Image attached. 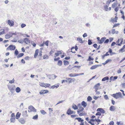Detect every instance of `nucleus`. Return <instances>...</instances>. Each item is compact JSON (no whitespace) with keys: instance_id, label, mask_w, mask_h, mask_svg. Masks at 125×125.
Segmentation results:
<instances>
[{"instance_id":"nucleus-1","label":"nucleus","mask_w":125,"mask_h":125,"mask_svg":"<svg viewBox=\"0 0 125 125\" xmlns=\"http://www.w3.org/2000/svg\"><path fill=\"white\" fill-rule=\"evenodd\" d=\"M112 96L115 99H117L120 97H121L122 95L121 93L119 92L113 94Z\"/></svg>"},{"instance_id":"nucleus-2","label":"nucleus","mask_w":125,"mask_h":125,"mask_svg":"<svg viewBox=\"0 0 125 125\" xmlns=\"http://www.w3.org/2000/svg\"><path fill=\"white\" fill-rule=\"evenodd\" d=\"M28 108L30 110V111H29V110H28V112H36V109L32 105H30L29 106Z\"/></svg>"},{"instance_id":"nucleus-3","label":"nucleus","mask_w":125,"mask_h":125,"mask_svg":"<svg viewBox=\"0 0 125 125\" xmlns=\"http://www.w3.org/2000/svg\"><path fill=\"white\" fill-rule=\"evenodd\" d=\"M15 46L12 45H10L7 48V50H14L15 49Z\"/></svg>"},{"instance_id":"nucleus-4","label":"nucleus","mask_w":125,"mask_h":125,"mask_svg":"<svg viewBox=\"0 0 125 125\" xmlns=\"http://www.w3.org/2000/svg\"><path fill=\"white\" fill-rule=\"evenodd\" d=\"M49 92V91L47 90H41L39 92V94L41 95L43 94H47Z\"/></svg>"},{"instance_id":"nucleus-5","label":"nucleus","mask_w":125,"mask_h":125,"mask_svg":"<svg viewBox=\"0 0 125 125\" xmlns=\"http://www.w3.org/2000/svg\"><path fill=\"white\" fill-rule=\"evenodd\" d=\"M40 86L42 87H44L45 88L48 87L50 85L48 83H41L40 84Z\"/></svg>"},{"instance_id":"nucleus-6","label":"nucleus","mask_w":125,"mask_h":125,"mask_svg":"<svg viewBox=\"0 0 125 125\" xmlns=\"http://www.w3.org/2000/svg\"><path fill=\"white\" fill-rule=\"evenodd\" d=\"M66 79L67 80V82H68L69 83H71L75 80L74 79H72L71 78H67Z\"/></svg>"},{"instance_id":"nucleus-7","label":"nucleus","mask_w":125,"mask_h":125,"mask_svg":"<svg viewBox=\"0 0 125 125\" xmlns=\"http://www.w3.org/2000/svg\"><path fill=\"white\" fill-rule=\"evenodd\" d=\"M23 39L24 42L26 44H28L30 42V41L28 38H25Z\"/></svg>"},{"instance_id":"nucleus-8","label":"nucleus","mask_w":125,"mask_h":125,"mask_svg":"<svg viewBox=\"0 0 125 125\" xmlns=\"http://www.w3.org/2000/svg\"><path fill=\"white\" fill-rule=\"evenodd\" d=\"M8 24L10 26H13L14 24V22L10 20H9L8 21Z\"/></svg>"},{"instance_id":"nucleus-9","label":"nucleus","mask_w":125,"mask_h":125,"mask_svg":"<svg viewBox=\"0 0 125 125\" xmlns=\"http://www.w3.org/2000/svg\"><path fill=\"white\" fill-rule=\"evenodd\" d=\"M100 83H98L96 84L94 86V88L95 90H97L101 89L100 87Z\"/></svg>"},{"instance_id":"nucleus-10","label":"nucleus","mask_w":125,"mask_h":125,"mask_svg":"<svg viewBox=\"0 0 125 125\" xmlns=\"http://www.w3.org/2000/svg\"><path fill=\"white\" fill-rule=\"evenodd\" d=\"M73 113H75L74 111H73L71 110L70 108H69L67 112V114L68 115H70L71 114H72Z\"/></svg>"},{"instance_id":"nucleus-11","label":"nucleus","mask_w":125,"mask_h":125,"mask_svg":"<svg viewBox=\"0 0 125 125\" xmlns=\"http://www.w3.org/2000/svg\"><path fill=\"white\" fill-rule=\"evenodd\" d=\"M19 122L21 124H24L25 122V120L23 118H21L19 120Z\"/></svg>"},{"instance_id":"nucleus-12","label":"nucleus","mask_w":125,"mask_h":125,"mask_svg":"<svg viewBox=\"0 0 125 125\" xmlns=\"http://www.w3.org/2000/svg\"><path fill=\"white\" fill-rule=\"evenodd\" d=\"M106 39V38L105 37H103L100 40V41L99 42V43L100 44H102L103 42L104 41V40Z\"/></svg>"},{"instance_id":"nucleus-13","label":"nucleus","mask_w":125,"mask_h":125,"mask_svg":"<svg viewBox=\"0 0 125 125\" xmlns=\"http://www.w3.org/2000/svg\"><path fill=\"white\" fill-rule=\"evenodd\" d=\"M100 66L99 65H96L93 66L90 68V69L91 70H93L96 68L97 67Z\"/></svg>"},{"instance_id":"nucleus-14","label":"nucleus","mask_w":125,"mask_h":125,"mask_svg":"<svg viewBox=\"0 0 125 125\" xmlns=\"http://www.w3.org/2000/svg\"><path fill=\"white\" fill-rule=\"evenodd\" d=\"M21 115V113H19V112H17L16 115V118L17 119H18L20 117Z\"/></svg>"},{"instance_id":"nucleus-15","label":"nucleus","mask_w":125,"mask_h":125,"mask_svg":"<svg viewBox=\"0 0 125 125\" xmlns=\"http://www.w3.org/2000/svg\"><path fill=\"white\" fill-rule=\"evenodd\" d=\"M77 40L79 42L81 43H82L84 42L83 41L81 38L80 37H79L77 38Z\"/></svg>"},{"instance_id":"nucleus-16","label":"nucleus","mask_w":125,"mask_h":125,"mask_svg":"<svg viewBox=\"0 0 125 125\" xmlns=\"http://www.w3.org/2000/svg\"><path fill=\"white\" fill-rule=\"evenodd\" d=\"M82 105L85 108L87 106L86 103L84 101H83L81 103Z\"/></svg>"},{"instance_id":"nucleus-17","label":"nucleus","mask_w":125,"mask_h":125,"mask_svg":"<svg viewBox=\"0 0 125 125\" xmlns=\"http://www.w3.org/2000/svg\"><path fill=\"white\" fill-rule=\"evenodd\" d=\"M57 77V76L54 75V74H52L51 75L50 77L49 78L50 79H54L56 78Z\"/></svg>"},{"instance_id":"nucleus-18","label":"nucleus","mask_w":125,"mask_h":125,"mask_svg":"<svg viewBox=\"0 0 125 125\" xmlns=\"http://www.w3.org/2000/svg\"><path fill=\"white\" fill-rule=\"evenodd\" d=\"M115 109V107L114 106H110V110L111 111H114Z\"/></svg>"},{"instance_id":"nucleus-19","label":"nucleus","mask_w":125,"mask_h":125,"mask_svg":"<svg viewBox=\"0 0 125 125\" xmlns=\"http://www.w3.org/2000/svg\"><path fill=\"white\" fill-rule=\"evenodd\" d=\"M27 111H25L23 112L22 115L24 116H28V115L27 114Z\"/></svg>"},{"instance_id":"nucleus-20","label":"nucleus","mask_w":125,"mask_h":125,"mask_svg":"<svg viewBox=\"0 0 125 125\" xmlns=\"http://www.w3.org/2000/svg\"><path fill=\"white\" fill-rule=\"evenodd\" d=\"M63 62L64 65H67L69 63V62L67 61L64 60Z\"/></svg>"},{"instance_id":"nucleus-21","label":"nucleus","mask_w":125,"mask_h":125,"mask_svg":"<svg viewBox=\"0 0 125 125\" xmlns=\"http://www.w3.org/2000/svg\"><path fill=\"white\" fill-rule=\"evenodd\" d=\"M109 79V78L108 76H106L103 78L102 79V81H105L106 80H108Z\"/></svg>"},{"instance_id":"nucleus-22","label":"nucleus","mask_w":125,"mask_h":125,"mask_svg":"<svg viewBox=\"0 0 125 125\" xmlns=\"http://www.w3.org/2000/svg\"><path fill=\"white\" fill-rule=\"evenodd\" d=\"M38 51L39 50L38 49H36L35 51V53L34 55V57L35 58L37 57L38 55Z\"/></svg>"},{"instance_id":"nucleus-23","label":"nucleus","mask_w":125,"mask_h":125,"mask_svg":"<svg viewBox=\"0 0 125 125\" xmlns=\"http://www.w3.org/2000/svg\"><path fill=\"white\" fill-rule=\"evenodd\" d=\"M62 61L59 60L58 61L57 64L58 66H61L62 65Z\"/></svg>"},{"instance_id":"nucleus-24","label":"nucleus","mask_w":125,"mask_h":125,"mask_svg":"<svg viewBox=\"0 0 125 125\" xmlns=\"http://www.w3.org/2000/svg\"><path fill=\"white\" fill-rule=\"evenodd\" d=\"M75 119L77 120L79 122H81V121L83 122V120L80 117L76 118H75Z\"/></svg>"},{"instance_id":"nucleus-25","label":"nucleus","mask_w":125,"mask_h":125,"mask_svg":"<svg viewBox=\"0 0 125 125\" xmlns=\"http://www.w3.org/2000/svg\"><path fill=\"white\" fill-rule=\"evenodd\" d=\"M21 91V89L19 87H17L16 88L15 91L17 93H19Z\"/></svg>"},{"instance_id":"nucleus-26","label":"nucleus","mask_w":125,"mask_h":125,"mask_svg":"<svg viewBox=\"0 0 125 125\" xmlns=\"http://www.w3.org/2000/svg\"><path fill=\"white\" fill-rule=\"evenodd\" d=\"M24 54L23 53H21L20 54H19L17 56V57L18 58H19L20 57H21Z\"/></svg>"},{"instance_id":"nucleus-27","label":"nucleus","mask_w":125,"mask_h":125,"mask_svg":"<svg viewBox=\"0 0 125 125\" xmlns=\"http://www.w3.org/2000/svg\"><path fill=\"white\" fill-rule=\"evenodd\" d=\"M120 40L121 41L120 43L117 44L118 46H120L121 45V44H122L123 41V39L122 38H120Z\"/></svg>"},{"instance_id":"nucleus-28","label":"nucleus","mask_w":125,"mask_h":125,"mask_svg":"<svg viewBox=\"0 0 125 125\" xmlns=\"http://www.w3.org/2000/svg\"><path fill=\"white\" fill-rule=\"evenodd\" d=\"M72 108L74 110H76L78 109L77 106L76 105L74 104H73V105Z\"/></svg>"},{"instance_id":"nucleus-29","label":"nucleus","mask_w":125,"mask_h":125,"mask_svg":"<svg viewBox=\"0 0 125 125\" xmlns=\"http://www.w3.org/2000/svg\"><path fill=\"white\" fill-rule=\"evenodd\" d=\"M117 2H115L113 3L112 5V8H114L115 6L117 5Z\"/></svg>"},{"instance_id":"nucleus-30","label":"nucleus","mask_w":125,"mask_h":125,"mask_svg":"<svg viewBox=\"0 0 125 125\" xmlns=\"http://www.w3.org/2000/svg\"><path fill=\"white\" fill-rule=\"evenodd\" d=\"M40 112L43 115H45L47 114V113L46 112H45V111L44 110H41L40 111Z\"/></svg>"},{"instance_id":"nucleus-31","label":"nucleus","mask_w":125,"mask_h":125,"mask_svg":"<svg viewBox=\"0 0 125 125\" xmlns=\"http://www.w3.org/2000/svg\"><path fill=\"white\" fill-rule=\"evenodd\" d=\"M92 100V98L90 96H89L87 98V101H90Z\"/></svg>"},{"instance_id":"nucleus-32","label":"nucleus","mask_w":125,"mask_h":125,"mask_svg":"<svg viewBox=\"0 0 125 125\" xmlns=\"http://www.w3.org/2000/svg\"><path fill=\"white\" fill-rule=\"evenodd\" d=\"M10 121L11 122L14 123L15 121V118H11L10 119Z\"/></svg>"},{"instance_id":"nucleus-33","label":"nucleus","mask_w":125,"mask_h":125,"mask_svg":"<svg viewBox=\"0 0 125 125\" xmlns=\"http://www.w3.org/2000/svg\"><path fill=\"white\" fill-rule=\"evenodd\" d=\"M94 59L93 58H92L90 56H89L88 57V59L87 60V61H90L91 60H93Z\"/></svg>"},{"instance_id":"nucleus-34","label":"nucleus","mask_w":125,"mask_h":125,"mask_svg":"<svg viewBox=\"0 0 125 125\" xmlns=\"http://www.w3.org/2000/svg\"><path fill=\"white\" fill-rule=\"evenodd\" d=\"M112 1V0H108L106 2V4H107V5H108V6L109 5V4H110V2H111Z\"/></svg>"},{"instance_id":"nucleus-35","label":"nucleus","mask_w":125,"mask_h":125,"mask_svg":"<svg viewBox=\"0 0 125 125\" xmlns=\"http://www.w3.org/2000/svg\"><path fill=\"white\" fill-rule=\"evenodd\" d=\"M109 6L107 5H105L104 6V9L106 11H107L108 10V7Z\"/></svg>"},{"instance_id":"nucleus-36","label":"nucleus","mask_w":125,"mask_h":125,"mask_svg":"<svg viewBox=\"0 0 125 125\" xmlns=\"http://www.w3.org/2000/svg\"><path fill=\"white\" fill-rule=\"evenodd\" d=\"M14 53L15 54V55L16 56H17L19 52L17 49H16Z\"/></svg>"},{"instance_id":"nucleus-37","label":"nucleus","mask_w":125,"mask_h":125,"mask_svg":"<svg viewBox=\"0 0 125 125\" xmlns=\"http://www.w3.org/2000/svg\"><path fill=\"white\" fill-rule=\"evenodd\" d=\"M5 37L6 39H8L10 38V36L8 34H6L5 36Z\"/></svg>"},{"instance_id":"nucleus-38","label":"nucleus","mask_w":125,"mask_h":125,"mask_svg":"<svg viewBox=\"0 0 125 125\" xmlns=\"http://www.w3.org/2000/svg\"><path fill=\"white\" fill-rule=\"evenodd\" d=\"M38 115H36L33 117L32 118V119H37L38 118Z\"/></svg>"},{"instance_id":"nucleus-39","label":"nucleus","mask_w":125,"mask_h":125,"mask_svg":"<svg viewBox=\"0 0 125 125\" xmlns=\"http://www.w3.org/2000/svg\"><path fill=\"white\" fill-rule=\"evenodd\" d=\"M115 29H112L111 30V33L112 34H114L115 33Z\"/></svg>"},{"instance_id":"nucleus-40","label":"nucleus","mask_w":125,"mask_h":125,"mask_svg":"<svg viewBox=\"0 0 125 125\" xmlns=\"http://www.w3.org/2000/svg\"><path fill=\"white\" fill-rule=\"evenodd\" d=\"M116 19L115 18H112L111 20V21H111L113 23H114L115 22V20Z\"/></svg>"},{"instance_id":"nucleus-41","label":"nucleus","mask_w":125,"mask_h":125,"mask_svg":"<svg viewBox=\"0 0 125 125\" xmlns=\"http://www.w3.org/2000/svg\"><path fill=\"white\" fill-rule=\"evenodd\" d=\"M69 76L70 77H75V74L70 73L69 74Z\"/></svg>"},{"instance_id":"nucleus-42","label":"nucleus","mask_w":125,"mask_h":125,"mask_svg":"<svg viewBox=\"0 0 125 125\" xmlns=\"http://www.w3.org/2000/svg\"><path fill=\"white\" fill-rule=\"evenodd\" d=\"M92 42L91 41V40L89 39L88 40V44L89 45H91L92 44Z\"/></svg>"},{"instance_id":"nucleus-43","label":"nucleus","mask_w":125,"mask_h":125,"mask_svg":"<svg viewBox=\"0 0 125 125\" xmlns=\"http://www.w3.org/2000/svg\"><path fill=\"white\" fill-rule=\"evenodd\" d=\"M85 115V114L84 113H81L79 114V115L80 116H82L83 115Z\"/></svg>"},{"instance_id":"nucleus-44","label":"nucleus","mask_w":125,"mask_h":125,"mask_svg":"<svg viewBox=\"0 0 125 125\" xmlns=\"http://www.w3.org/2000/svg\"><path fill=\"white\" fill-rule=\"evenodd\" d=\"M48 58V56L47 55H45L43 56V59H47Z\"/></svg>"},{"instance_id":"nucleus-45","label":"nucleus","mask_w":125,"mask_h":125,"mask_svg":"<svg viewBox=\"0 0 125 125\" xmlns=\"http://www.w3.org/2000/svg\"><path fill=\"white\" fill-rule=\"evenodd\" d=\"M101 115V114L100 112H98L95 114L96 115Z\"/></svg>"},{"instance_id":"nucleus-46","label":"nucleus","mask_w":125,"mask_h":125,"mask_svg":"<svg viewBox=\"0 0 125 125\" xmlns=\"http://www.w3.org/2000/svg\"><path fill=\"white\" fill-rule=\"evenodd\" d=\"M26 26V25L24 23H22L21 24V27L22 28Z\"/></svg>"},{"instance_id":"nucleus-47","label":"nucleus","mask_w":125,"mask_h":125,"mask_svg":"<svg viewBox=\"0 0 125 125\" xmlns=\"http://www.w3.org/2000/svg\"><path fill=\"white\" fill-rule=\"evenodd\" d=\"M11 118H15V115L14 113H12L11 115Z\"/></svg>"},{"instance_id":"nucleus-48","label":"nucleus","mask_w":125,"mask_h":125,"mask_svg":"<svg viewBox=\"0 0 125 125\" xmlns=\"http://www.w3.org/2000/svg\"><path fill=\"white\" fill-rule=\"evenodd\" d=\"M95 121L98 122V124H99V122H100L101 120L99 119H98V118L97 119H95Z\"/></svg>"},{"instance_id":"nucleus-49","label":"nucleus","mask_w":125,"mask_h":125,"mask_svg":"<svg viewBox=\"0 0 125 125\" xmlns=\"http://www.w3.org/2000/svg\"><path fill=\"white\" fill-rule=\"evenodd\" d=\"M120 24L119 23H117L115 24L113 26V27L112 28H114L115 27H116L118 26Z\"/></svg>"},{"instance_id":"nucleus-50","label":"nucleus","mask_w":125,"mask_h":125,"mask_svg":"<svg viewBox=\"0 0 125 125\" xmlns=\"http://www.w3.org/2000/svg\"><path fill=\"white\" fill-rule=\"evenodd\" d=\"M104 98L106 100L109 99V98L107 95H105L104 96Z\"/></svg>"},{"instance_id":"nucleus-51","label":"nucleus","mask_w":125,"mask_h":125,"mask_svg":"<svg viewBox=\"0 0 125 125\" xmlns=\"http://www.w3.org/2000/svg\"><path fill=\"white\" fill-rule=\"evenodd\" d=\"M14 80L13 79L12 80L9 81V83H14Z\"/></svg>"},{"instance_id":"nucleus-52","label":"nucleus","mask_w":125,"mask_h":125,"mask_svg":"<svg viewBox=\"0 0 125 125\" xmlns=\"http://www.w3.org/2000/svg\"><path fill=\"white\" fill-rule=\"evenodd\" d=\"M95 92L96 93V94L97 95H99V94H100V92L97 91V90H95Z\"/></svg>"},{"instance_id":"nucleus-53","label":"nucleus","mask_w":125,"mask_h":125,"mask_svg":"<svg viewBox=\"0 0 125 125\" xmlns=\"http://www.w3.org/2000/svg\"><path fill=\"white\" fill-rule=\"evenodd\" d=\"M99 97V96H96L94 95L93 96V98L95 100H97Z\"/></svg>"},{"instance_id":"nucleus-54","label":"nucleus","mask_w":125,"mask_h":125,"mask_svg":"<svg viewBox=\"0 0 125 125\" xmlns=\"http://www.w3.org/2000/svg\"><path fill=\"white\" fill-rule=\"evenodd\" d=\"M112 60L111 59H108L107 60H106L105 62H106V63H107L110 61H111Z\"/></svg>"},{"instance_id":"nucleus-55","label":"nucleus","mask_w":125,"mask_h":125,"mask_svg":"<svg viewBox=\"0 0 125 125\" xmlns=\"http://www.w3.org/2000/svg\"><path fill=\"white\" fill-rule=\"evenodd\" d=\"M82 109H78V110L77 111V113L78 114H79L81 112L83 111H82Z\"/></svg>"},{"instance_id":"nucleus-56","label":"nucleus","mask_w":125,"mask_h":125,"mask_svg":"<svg viewBox=\"0 0 125 125\" xmlns=\"http://www.w3.org/2000/svg\"><path fill=\"white\" fill-rule=\"evenodd\" d=\"M109 40L108 39H106L104 42V43H107L108 42H109Z\"/></svg>"},{"instance_id":"nucleus-57","label":"nucleus","mask_w":125,"mask_h":125,"mask_svg":"<svg viewBox=\"0 0 125 125\" xmlns=\"http://www.w3.org/2000/svg\"><path fill=\"white\" fill-rule=\"evenodd\" d=\"M48 43H49V41H46L45 43V44L47 46H48Z\"/></svg>"},{"instance_id":"nucleus-58","label":"nucleus","mask_w":125,"mask_h":125,"mask_svg":"<svg viewBox=\"0 0 125 125\" xmlns=\"http://www.w3.org/2000/svg\"><path fill=\"white\" fill-rule=\"evenodd\" d=\"M114 122L113 121H111L109 123V124L110 125H114Z\"/></svg>"},{"instance_id":"nucleus-59","label":"nucleus","mask_w":125,"mask_h":125,"mask_svg":"<svg viewBox=\"0 0 125 125\" xmlns=\"http://www.w3.org/2000/svg\"><path fill=\"white\" fill-rule=\"evenodd\" d=\"M18 42H19L20 43H23V42H24L23 40H18Z\"/></svg>"},{"instance_id":"nucleus-60","label":"nucleus","mask_w":125,"mask_h":125,"mask_svg":"<svg viewBox=\"0 0 125 125\" xmlns=\"http://www.w3.org/2000/svg\"><path fill=\"white\" fill-rule=\"evenodd\" d=\"M4 33V30H3L2 31L0 32V35H1V34H2Z\"/></svg>"},{"instance_id":"nucleus-61","label":"nucleus","mask_w":125,"mask_h":125,"mask_svg":"<svg viewBox=\"0 0 125 125\" xmlns=\"http://www.w3.org/2000/svg\"><path fill=\"white\" fill-rule=\"evenodd\" d=\"M115 42H113L111 45V46H114L115 45Z\"/></svg>"},{"instance_id":"nucleus-62","label":"nucleus","mask_w":125,"mask_h":125,"mask_svg":"<svg viewBox=\"0 0 125 125\" xmlns=\"http://www.w3.org/2000/svg\"><path fill=\"white\" fill-rule=\"evenodd\" d=\"M119 10V8L118 7H116L115 9V11L116 12H117Z\"/></svg>"},{"instance_id":"nucleus-63","label":"nucleus","mask_w":125,"mask_h":125,"mask_svg":"<svg viewBox=\"0 0 125 125\" xmlns=\"http://www.w3.org/2000/svg\"><path fill=\"white\" fill-rule=\"evenodd\" d=\"M93 46L95 48H97V44L96 43L94 44L93 45Z\"/></svg>"},{"instance_id":"nucleus-64","label":"nucleus","mask_w":125,"mask_h":125,"mask_svg":"<svg viewBox=\"0 0 125 125\" xmlns=\"http://www.w3.org/2000/svg\"><path fill=\"white\" fill-rule=\"evenodd\" d=\"M122 87L123 88H125V83H122Z\"/></svg>"}]
</instances>
